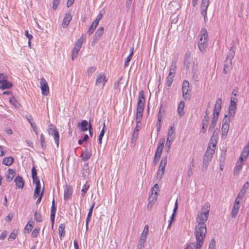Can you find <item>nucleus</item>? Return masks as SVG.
I'll return each mask as SVG.
<instances>
[{"label":"nucleus","instance_id":"17","mask_svg":"<svg viewBox=\"0 0 249 249\" xmlns=\"http://www.w3.org/2000/svg\"><path fill=\"white\" fill-rule=\"evenodd\" d=\"M165 143V139L164 138L160 139L159 141L158 147L155 152V155L160 158L164 145Z\"/></svg>","mask_w":249,"mask_h":249},{"label":"nucleus","instance_id":"30","mask_svg":"<svg viewBox=\"0 0 249 249\" xmlns=\"http://www.w3.org/2000/svg\"><path fill=\"white\" fill-rule=\"evenodd\" d=\"M184 106V102L183 101H180L178 107V112L179 117H181L184 114V112L183 111Z\"/></svg>","mask_w":249,"mask_h":249},{"label":"nucleus","instance_id":"38","mask_svg":"<svg viewBox=\"0 0 249 249\" xmlns=\"http://www.w3.org/2000/svg\"><path fill=\"white\" fill-rule=\"evenodd\" d=\"M8 172V175L6 176V180L8 182H10L15 176V171L13 169H9Z\"/></svg>","mask_w":249,"mask_h":249},{"label":"nucleus","instance_id":"44","mask_svg":"<svg viewBox=\"0 0 249 249\" xmlns=\"http://www.w3.org/2000/svg\"><path fill=\"white\" fill-rule=\"evenodd\" d=\"M177 63L176 61H173L171 65L169 72H171L172 75L174 74L175 75Z\"/></svg>","mask_w":249,"mask_h":249},{"label":"nucleus","instance_id":"11","mask_svg":"<svg viewBox=\"0 0 249 249\" xmlns=\"http://www.w3.org/2000/svg\"><path fill=\"white\" fill-rule=\"evenodd\" d=\"M209 5V0H202L201 2V13L204 17V21L207 19V11Z\"/></svg>","mask_w":249,"mask_h":249},{"label":"nucleus","instance_id":"8","mask_svg":"<svg viewBox=\"0 0 249 249\" xmlns=\"http://www.w3.org/2000/svg\"><path fill=\"white\" fill-rule=\"evenodd\" d=\"M231 122V121L227 119V114H225L223 120V124L221 128L222 137L223 138H226L227 136L230 128V123Z\"/></svg>","mask_w":249,"mask_h":249},{"label":"nucleus","instance_id":"58","mask_svg":"<svg viewBox=\"0 0 249 249\" xmlns=\"http://www.w3.org/2000/svg\"><path fill=\"white\" fill-rule=\"evenodd\" d=\"M249 182L248 181L246 182V183L242 186L241 191L246 193L247 190L249 188Z\"/></svg>","mask_w":249,"mask_h":249},{"label":"nucleus","instance_id":"25","mask_svg":"<svg viewBox=\"0 0 249 249\" xmlns=\"http://www.w3.org/2000/svg\"><path fill=\"white\" fill-rule=\"evenodd\" d=\"M157 199V193L156 192L154 193L153 192H152V194L149 196L148 200V208L149 207L151 208L152 206L155 204Z\"/></svg>","mask_w":249,"mask_h":249},{"label":"nucleus","instance_id":"33","mask_svg":"<svg viewBox=\"0 0 249 249\" xmlns=\"http://www.w3.org/2000/svg\"><path fill=\"white\" fill-rule=\"evenodd\" d=\"M14 160V159L12 157H5L3 159L2 163L6 166H9L12 164Z\"/></svg>","mask_w":249,"mask_h":249},{"label":"nucleus","instance_id":"52","mask_svg":"<svg viewBox=\"0 0 249 249\" xmlns=\"http://www.w3.org/2000/svg\"><path fill=\"white\" fill-rule=\"evenodd\" d=\"M89 188V185L88 184H85L83 186V188L82 189V194H81V195L82 196H84L85 194H86L87 191L88 190Z\"/></svg>","mask_w":249,"mask_h":249},{"label":"nucleus","instance_id":"62","mask_svg":"<svg viewBox=\"0 0 249 249\" xmlns=\"http://www.w3.org/2000/svg\"><path fill=\"white\" fill-rule=\"evenodd\" d=\"M216 242L214 239H212L209 244V248L215 249Z\"/></svg>","mask_w":249,"mask_h":249},{"label":"nucleus","instance_id":"39","mask_svg":"<svg viewBox=\"0 0 249 249\" xmlns=\"http://www.w3.org/2000/svg\"><path fill=\"white\" fill-rule=\"evenodd\" d=\"M175 75H172L171 72H169L168 76L166 78V84L168 87H170L172 85V82L174 80Z\"/></svg>","mask_w":249,"mask_h":249},{"label":"nucleus","instance_id":"42","mask_svg":"<svg viewBox=\"0 0 249 249\" xmlns=\"http://www.w3.org/2000/svg\"><path fill=\"white\" fill-rule=\"evenodd\" d=\"M58 130L56 129V127L53 125L52 124H51L49 125V128L48 130V133L49 135H53L54 133H55V132H57Z\"/></svg>","mask_w":249,"mask_h":249},{"label":"nucleus","instance_id":"29","mask_svg":"<svg viewBox=\"0 0 249 249\" xmlns=\"http://www.w3.org/2000/svg\"><path fill=\"white\" fill-rule=\"evenodd\" d=\"M12 86V84L10 82L8 81L7 79H5L1 82V83L0 84V89H9L11 88Z\"/></svg>","mask_w":249,"mask_h":249},{"label":"nucleus","instance_id":"34","mask_svg":"<svg viewBox=\"0 0 249 249\" xmlns=\"http://www.w3.org/2000/svg\"><path fill=\"white\" fill-rule=\"evenodd\" d=\"M104 32V28L103 27H100L96 31L93 39L94 40H97L102 36Z\"/></svg>","mask_w":249,"mask_h":249},{"label":"nucleus","instance_id":"32","mask_svg":"<svg viewBox=\"0 0 249 249\" xmlns=\"http://www.w3.org/2000/svg\"><path fill=\"white\" fill-rule=\"evenodd\" d=\"M78 125L81 131L85 132L88 130V122L87 120H82Z\"/></svg>","mask_w":249,"mask_h":249},{"label":"nucleus","instance_id":"2","mask_svg":"<svg viewBox=\"0 0 249 249\" xmlns=\"http://www.w3.org/2000/svg\"><path fill=\"white\" fill-rule=\"evenodd\" d=\"M145 104V98L144 92L142 90H141L138 95V101L137 105V112L136 117V121L137 124L139 125L141 124V120L143 114L144 107Z\"/></svg>","mask_w":249,"mask_h":249},{"label":"nucleus","instance_id":"45","mask_svg":"<svg viewBox=\"0 0 249 249\" xmlns=\"http://www.w3.org/2000/svg\"><path fill=\"white\" fill-rule=\"evenodd\" d=\"M40 142L42 148L45 149L46 148V144L45 142V138L43 134L40 136Z\"/></svg>","mask_w":249,"mask_h":249},{"label":"nucleus","instance_id":"35","mask_svg":"<svg viewBox=\"0 0 249 249\" xmlns=\"http://www.w3.org/2000/svg\"><path fill=\"white\" fill-rule=\"evenodd\" d=\"M190 55L191 53L189 52H187L185 54L184 60V65L186 67V68H189L190 67V64L191 62V60L190 59Z\"/></svg>","mask_w":249,"mask_h":249},{"label":"nucleus","instance_id":"3","mask_svg":"<svg viewBox=\"0 0 249 249\" xmlns=\"http://www.w3.org/2000/svg\"><path fill=\"white\" fill-rule=\"evenodd\" d=\"M199 36L200 38L197 43L198 47L200 52L203 53L207 46L208 34L207 30L204 28H202Z\"/></svg>","mask_w":249,"mask_h":249},{"label":"nucleus","instance_id":"55","mask_svg":"<svg viewBox=\"0 0 249 249\" xmlns=\"http://www.w3.org/2000/svg\"><path fill=\"white\" fill-rule=\"evenodd\" d=\"M40 231L39 228H36L32 232L31 236L33 238L36 237Z\"/></svg>","mask_w":249,"mask_h":249},{"label":"nucleus","instance_id":"23","mask_svg":"<svg viewBox=\"0 0 249 249\" xmlns=\"http://www.w3.org/2000/svg\"><path fill=\"white\" fill-rule=\"evenodd\" d=\"M91 152L86 148L84 151H82L81 158L82 160L86 161L88 160L91 156Z\"/></svg>","mask_w":249,"mask_h":249},{"label":"nucleus","instance_id":"4","mask_svg":"<svg viewBox=\"0 0 249 249\" xmlns=\"http://www.w3.org/2000/svg\"><path fill=\"white\" fill-rule=\"evenodd\" d=\"M210 210V203L207 202L202 207L201 213L198 215L197 219L198 223H205L207 220Z\"/></svg>","mask_w":249,"mask_h":249},{"label":"nucleus","instance_id":"21","mask_svg":"<svg viewBox=\"0 0 249 249\" xmlns=\"http://www.w3.org/2000/svg\"><path fill=\"white\" fill-rule=\"evenodd\" d=\"M239 202L237 200H235L233 207L231 212V216L232 218H234L237 215L240 208Z\"/></svg>","mask_w":249,"mask_h":249},{"label":"nucleus","instance_id":"51","mask_svg":"<svg viewBox=\"0 0 249 249\" xmlns=\"http://www.w3.org/2000/svg\"><path fill=\"white\" fill-rule=\"evenodd\" d=\"M96 68L95 67H89L87 71L88 77H90L95 72Z\"/></svg>","mask_w":249,"mask_h":249},{"label":"nucleus","instance_id":"18","mask_svg":"<svg viewBox=\"0 0 249 249\" xmlns=\"http://www.w3.org/2000/svg\"><path fill=\"white\" fill-rule=\"evenodd\" d=\"M209 112L208 111V110L207 109L206 111H205V115L204 116V117L202 120L201 131L203 133H205L206 132L208 126V123L209 120Z\"/></svg>","mask_w":249,"mask_h":249},{"label":"nucleus","instance_id":"47","mask_svg":"<svg viewBox=\"0 0 249 249\" xmlns=\"http://www.w3.org/2000/svg\"><path fill=\"white\" fill-rule=\"evenodd\" d=\"M33 223H34V222L32 221V224H30V221H29L28 222V224L25 226V227L24 228V230L25 231H27V233H29L32 231L33 227V225H32V224Z\"/></svg>","mask_w":249,"mask_h":249},{"label":"nucleus","instance_id":"9","mask_svg":"<svg viewBox=\"0 0 249 249\" xmlns=\"http://www.w3.org/2000/svg\"><path fill=\"white\" fill-rule=\"evenodd\" d=\"M148 232V226L146 225L143 230L142 233L139 244L137 246V249H142L144 247V244L145 242L147 235Z\"/></svg>","mask_w":249,"mask_h":249},{"label":"nucleus","instance_id":"60","mask_svg":"<svg viewBox=\"0 0 249 249\" xmlns=\"http://www.w3.org/2000/svg\"><path fill=\"white\" fill-rule=\"evenodd\" d=\"M31 172H32V178L37 177V171H36V168L35 167V166H33L32 168Z\"/></svg>","mask_w":249,"mask_h":249},{"label":"nucleus","instance_id":"63","mask_svg":"<svg viewBox=\"0 0 249 249\" xmlns=\"http://www.w3.org/2000/svg\"><path fill=\"white\" fill-rule=\"evenodd\" d=\"M184 249H197L196 248V244L195 243H190Z\"/></svg>","mask_w":249,"mask_h":249},{"label":"nucleus","instance_id":"56","mask_svg":"<svg viewBox=\"0 0 249 249\" xmlns=\"http://www.w3.org/2000/svg\"><path fill=\"white\" fill-rule=\"evenodd\" d=\"M89 136L88 134H85L83 139H79L78 141V143L79 145L82 144L84 142H86L89 139Z\"/></svg>","mask_w":249,"mask_h":249},{"label":"nucleus","instance_id":"40","mask_svg":"<svg viewBox=\"0 0 249 249\" xmlns=\"http://www.w3.org/2000/svg\"><path fill=\"white\" fill-rule=\"evenodd\" d=\"M41 192V185H36L33 196L34 198L36 199L40 195Z\"/></svg>","mask_w":249,"mask_h":249},{"label":"nucleus","instance_id":"28","mask_svg":"<svg viewBox=\"0 0 249 249\" xmlns=\"http://www.w3.org/2000/svg\"><path fill=\"white\" fill-rule=\"evenodd\" d=\"M218 116H216L215 115L213 114L211 124L209 128V131H213V130H214V128L216 125Z\"/></svg>","mask_w":249,"mask_h":249},{"label":"nucleus","instance_id":"22","mask_svg":"<svg viewBox=\"0 0 249 249\" xmlns=\"http://www.w3.org/2000/svg\"><path fill=\"white\" fill-rule=\"evenodd\" d=\"M246 159L243 158L242 160H239L237 161L236 166L234 169V174L238 175L242 168L243 165L244 164V160Z\"/></svg>","mask_w":249,"mask_h":249},{"label":"nucleus","instance_id":"37","mask_svg":"<svg viewBox=\"0 0 249 249\" xmlns=\"http://www.w3.org/2000/svg\"><path fill=\"white\" fill-rule=\"evenodd\" d=\"M65 224L62 223L59 225L58 228L59 235L60 238L63 237L65 235Z\"/></svg>","mask_w":249,"mask_h":249},{"label":"nucleus","instance_id":"54","mask_svg":"<svg viewBox=\"0 0 249 249\" xmlns=\"http://www.w3.org/2000/svg\"><path fill=\"white\" fill-rule=\"evenodd\" d=\"M175 132V129L174 128L173 126H171L167 134V138H169V139H173V138L172 137V135L174 134Z\"/></svg>","mask_w":249,"mask_h":249},{"label":"nucleus","instance_id":"16","mask_svg":"<svg viewBox=\"0 0 249 249\" xmlns=\"http://www.w3.org/2000/svg\"><path fill=\"white\" fill-rule=\"evenodd\" d=\"M222 103V100L221 98H219L216 100L214 105V107L213 110V114L215 115L216 116H219V113L221 109Z\"/></svg>","mask_w":249,"mask_h":249},{"label":"nucleus","instance_id":"48","mask_svg":"<svg viewBox=\"0 0 249 249\" xmlns=\"http://www.w3.org/2000/svg\"><path fill=\"white\" fill-rule=\"evenodd\" d=\"M9 102L11 104L14 105L16 107H18L19 104L17 102L16 98L14 97H12L9 99Z\"/></svg>","mask_w":249,"mask_h":249},{"label":"nucleus","instance_id":"36","mask_svg":"<svg viewBox=\"0 0 249 249\" xmlns=\"http://www.w3.org/2000/svg\"><path fill=\"white\" fill-rule=\"evenodd\" d=\"M236 109L235 108L229 107V116L227 115V119H229L230 121H231L233 119L235 114Z\"/></svg>","mask_w":249,"mask_h":249},{"label":"nucleus","instance_id":"41","mask_svg":"<svg viewBox=\"0 0 249 249\" xmlns=\"http://www.w3.org/2000/svg\"><path fill=\"white\" fill-rule=\"evenodd\" d=\"M105 127H106L105 123H104L103 128L100 132V133L99 137H98V142H99V144H101L102 142V138H103V136H104L105 130H106Z\"/></svg>","mask_w":249,"mask_h":249},{"label":"nucleus","instance_id":"46","mask_svg":"<svg viewBox=\"0 0 249 249\" xmlns=\"http://www.w3.org/2000/svg\"><path fill=\"white\" fill-rule=\"evenodd\" d=\"M173 141V139H169V138H167V141L165 144V149L166 150V152L168 153L171 145V143Z\"/></svg>","mask_w":249,"mask_h":249},{"label":"nucleus","instance_id":"24","mask_svg":"<svg viewBox=\"0 0 249 249\" xmlns=\"http://www.w3.org/2000/svg\"><path fill=\"white\" fill-rule=\"evenodd\" d=\"M16 187L18 189H23L24 185V181L20 176H18L14 180Z\"/></svg>","mask_w":249,"mask_h":249},{"label":"nucleus","instance_id":"12","mask_svg":"<svg viewBox=\"0 0 249 249\" xmlns=\"http://www.w3.org/2000/svg\"><path fill=\"white\" fill-rule=\"evenodd\" d=\"M40 85L41 93L45 96L48 95L49 93V88L46 80L43 77L40 79Z\"/></svg>","mask_w":249,"mask_h":249},{"label":"nucleus","instance_id":"13","mask_svg":"<svg viewBox=\"0 0 249 249\" xmlns=\"http://www.w3.org/2000/svg\"><path fill=\"white\" fill-rule=\"evenodd\" d=\"M218 139V132L216 129L213 130V134L210 139V141L208 144V146H211V148L215 149Z\"/></svg>","mask_w":249,"mask_h":249},{"label":"nucleus","instance_id":"14","mask_svg":"<svg viewBox=\"0 0 249 249\" xmlns=\"http://www.w3.org/2000/svg\"><path fill=\"white\" fill-rule=\"evenodd\" d=\"M214 151V148H211V146H208L205 154L204 155L203 160L211 161L213 158Z\"/></svg>","mask_w":249,"mask_h":249},{"label":"nucleus","instance_id":"7","mask_svg":"<svg viewBox=\"0 0 249 249\" xmlns=\"http://www.w3.org/2000/svg\"><path fill=\"white\" fill-rule=\"evenodd\" d=\"M189 82L188 80H184L182 83V92L184 100H188L190 99L191 93L189 89Z\"/></svg>","mask_w":249,"mask_h":249},{"label":"nucleus","instance_id":"1","mask_svg":"<svg viewBox=\"0 0 249 249\" xmlns=\"http://www.w3.org/2000/svg\"><path fill=\"white\" fill-rule=\"evenodd\" d=\"M207 231L205 223H198L196 227L195 234L196 238V248L200 249L204 243Z\"/></svg>","mask_w":249,"mask_h":249},{"label":"nucleus","instance_id":"15","mask_svg":"<svg viewBox=\"0 0 249 249\" xmlns=\"http://www.w3.org/2000/svg\"><path fill=\"white\" fill-rule=\"evenodd\" d=\"M72 16L70 12H67L65 14L62 23V27L63 28L65 29L68 26L72 19Z\"/></svg>","mask_w":249,"mask_h":249},{"label":"nucleus","instance_id":"61","mask_svg":"<svg viewBox=\"0 0 249 249\" xmlns=\"http://www.w3.org/2000/svg\"><path fill=\"white\" fill-rule=\"evenodd\" d=\"M17 237V234L14 231L12 232L8 237V240L12 241L15 239Z\"/></svg>","mask_w":249,"mask_h":249},{"label":"nucleus","instance_id":"26","mask_svg":"<svg viewBox=\"0 0 249 249\" xmlns=\"http://www.w3.org/2000/svg\"><path fill=\"white\" fill-rule=\"evenodd\" d=\"M84 41V38L82 36L80 38H79L76 41L75 45L74 46V48L73 50L75 51H79L80 49L81 48L82 44Z\"/></svg>","mask_w":249,"mask_h":249},{"label":"nucleus","instance_id":"43","mask_svg":"<svg viewBox=\"0 0 249 249\" xmlns=\"http://www.w3.org/2000/svg\"><path fill=\"white\" fill-rule=\"evenodd\" d=\"M52 136H53L55 143L57 147H58L59 142V133L58 132V131L55 132V133H54V134Z\"/></svg>","mask_w":249,"mask_h":249},{"label":"nucleus","instance_id":"27","mask_svg":"<svg viewBox=\"0 0 249 249\" xmlns=\"http://www.w3.org/2000/svg\"><path fill=\"white\" fill-rule=\"evenodd\" d=\"M249 154V141L247 144L244 147L243 150L239 157V160H242L243 158L247 159Z\"/></svg>","mask_w":249,"mask_h":249},{"label":"nucleus","instance_id":"57","mask_svg":"<svg viewBox=\"0 0 249 249\" xmlns=\"http://www.w3.org/2000/svg\"><path fill=\"white\" fill-rule=\"evenodd\" d=\"M44 187H43L40 195H39L37 197L38 198L36 201V204L37 205L39 204L40 203L42 198L43 197V194H44Z\"/></svg>","mask_w":249,"mask_h":249},{"label":"nucleus","instance_id":"31","mask_svg":"<svg viewBox=\"0 0 249 249\" xmlns=\"http://www.w3.org/2000/svg\"><path fill=\"white\" fill-rule=\"evenodd\" d=\"M56 210V207L55 205H52L51 210V221L52 227H53L54 219H55V215Z\"/></svg>","mask_w":249,"mask_h":249},{"label":"nucleus","instance_id":"5","mask_svg":"<svg viewBox=\"0 0 249 249\" xmlns=\"http://www.w3.org/2000/svg\"><path fill=\"white\" fill-rule=\"evenodd\" d=\"M235 55V51L234 47H231L228 52L224 66V72L227 74L231 65V61Z\"/></svg>","mask_w":249,"mask_h":249},{"label":"nucleus","instance_id":"6","mask_svg":"<svg viewBox=\"0 0 249 249\" xmlns=\"http://www.w3.org/2000/svg\"><path fill=\"white\" fill-rule=\"evenodd\" d=\"M167 156H164L162 157L160 161L157 175V180L159 181L162 179L165 173V168L167 164Z\"/></svg>","mask_w":249,"mask_h":249},{"label":"nucleus","instance_id":"64","mask_svg":"<svg viewBox=\"0 0 249 249\" xmlns=\"http://www.w3.org/2000/svg\"><path fill=\"white\" fill-rule=\"evenodd\" d=\"M96 28H94V27H93L91 25L89 27V30L87 31V34L89 35H90L93 33Z\"/></svg>","mask_w":249,"mask_h":249},{"label":"nucleus","instance_id":"53","mask_svg":"<svg viewBox=\"0 0 249 249\" xmlns=\"http://www.w3.org/2000/svg\"><path fill=\"white\" fill-rule=\"evenodd\" d=\"M246 193L240 191L235 200H237L240 202V200L242 199L244 197Z\"/></svg>","mask_w":249,"mask_h":249},{"label":"nucleus","instance_id":"10","mask_svg":"<svg viewBox=\"0 0 249 249\" xmlns=\"http://www.w3.org/2000/svg\"><path fill=\"white\" fill-rule=\"evenodd\" d=\"M107 80L108 79L106 75L104 73L101 72L97 77L95 85L97 86H101L102 89H103Z\"/></svg>","mask_w":249,"mask_h":249},{"label":"nucleus","instance_id":"59","mask_svg":"<svg viewBox=\"0 0 249 249\" xmlns=\"http://www.w3.org/2000/svg\"><path fill=\"white\" fill-rule=\"evenodd\" d=\"M60 3V0H53V9L56 10Z\"/></svg>","mask_w":249,"mask_h":249},{"label":"nucleus","instance_id":"50","mask_svg":"<svg viewBox=\"0 0 249 249\" xmlns=\"http://www.w3.org/2000/svg\"><path fill=\"white\" fill-rule=\"evenodd\" d=\"M210 162V161H209L203 160V164L202 166V170L203 171L207 170Z\"/></svg>","mask_w":249,"mask_h":249},{"label":"nucleus","instance_id":"49","mask_svg":"<svg viewBox=\"0 0 249 249\" xmlns=\"http://www.w3.org/2000/svg\"><path fill=\"white\" fill-rule=\"evenodd\" d=\"M34 218L35 220L37 222H40L42 220L41 215L40 213H37L36 211L35 212Z\"/></svg>","mask_w":249,"mask_h":249},{"label":"nucleus","instance_id":"20","mask_svg":"<svg viewBox=\"0 0 249 249\" xmlns=\"http://www.w3.org/2000/svg\"><path fill=\"white\" fill-rule=\"evenodd\" d=\"M139 125H136V127H135L133 134L132 135L131 139V144L132 146L133 145H135V143L138 138L139 136Z\"/></svg>","mask_w":249,"mask_h":249},{"label":"nucleus","instance_id":"19","mask_svg":"<svg viewBox=\"0 0 249 249\" xmlns=\"http://www.w3.org/2000/svg\"><path fill=\"white\" fill-rule=\"evenodd\" d=\"M72 195V189L71 186L66 185L64 192V199L68 201L71 198Z\"/></svg>","mask_w":249,"mask_h":249}]
</instances>
